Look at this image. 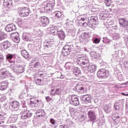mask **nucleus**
Wrapping results in <instances>:
<instances>
[{"label": "nucleus", "mask_w": 128, "mask_h": 128, "mask_svg": "<svg viewBox=\"0 0 128 128\" xmlns=\"http://www.w3.org/2000/svg\"><path fill=\"white\" fill-rule=\"evenodd\" d=\"M108 76H110V71L104 69H100L97 72V76L99 78H106Z\"/></svg>", "instance_id": "obj_1"}, {"label": "nucleus", "mask_w": 128, "mask_h": 128, "mask_svg": "<svg viewBox=\"0 0 128 128\" xmlns=\"http://www.w3.org/2000/svg\"><path fill=\"white\" fill-rule=\"evenodd\" d=\"M78 64H83L85 66L86 68H88L90 66V60L87 58H80L76 60Z\"/></svg>", "instance_id": "obj_2"}, {"label": "nucleus", "mask_w": 128, "mask_h": 128, "mask_svg": "<svg viewBox=\"0 0 128 128\" xmlns=\"http://www.w3.org/2000/svg\"><path fill=\"white\" fill-rule=\"evenodd\" d=\"M70 102L72 106H80V100H78V98L76 95H72L70 96Z\"/></svg>", "instance_id": "obj_3"}, {"label": "nucleus", "mask_w": 128, "mask_h": 128, "mask_svg": "<svg viewBox=\"0 0 128 128\" xmlns=\"http://www.w3.org/2000/svg\"><path fill=\"white\" fill-rule=\"evenodd\" d=\"M19 14L22 18H26L30 14V9L28 8H20Z\"/></svg>", "instance_id": "obj_4"}, {"label": "nucleus", "mask_w": 128, "mask_h": 128, "mask_svg": "<svg viewBox=\"0 0 128 128\" xmlns=\"http://www.w3.org/2000/svg\"><path fill=\"white\" fill-rule=\"evenodd\" d=\"M39 22L41 24V26L45 28L50 24V20L46 16H42L40 18Z\"/></svg>", "instance_id": "obj_5"}, {"label": "nucleus", "mask_w": 128, "mask_h": 128, "mask_svg": "<svg viewBox=\"0 0 128 128\" xmlns=\"http://www.w3.org/2000/svg\"><path fill=\"white\" fill-rule=\"evenodd\" d=\"M12 44L8 40H6L0 44V50H8Z\"/></svg>", "instance_id": "obj_6"}, {"label": "nucleus", "mask_w": 128, "mask_h": 128, "mask_svg": "<svg viewBox=\"0 0 128 128\" xmlns=\"http://www.w3.org/2000/svg\"><path fill=\"white\" fill-rule=\"evenodd\" d=\"M96 20H98V18L94 16H91L90 18L84 17L80 18V20H82V22H86V20H88V22H89V24H92V22L96 24Z\"/></svg>", "instance_id": "obj_7"}, {"label": "nucleus", "mask_w": 128, "mask_h": 128, "mask_svg": "<svg viewBox=\"0 0 128 128\" xmlns=\"http://www.w3.org/2000/svg\"><path fill=\"white\" fill-rule=\"evenodd\" d=\"M72 49H70V46L68 45H66L63 48L62 50V54L64 56H66L70 54Z\"/></svg>", "instance_id": "obj_8"}, {"label": "nucleus", "mask_w": 128, "mask_h": 128, "mask_svg": "<svg viewBox=\"0 0 128 128\" xmlns=\"http://www.w3.org/2000/svg\"><path fill=\"white\" fill-rule=\"evenodd\" d=\"M54 6V3L52 2V0L49 1L46 3V5L44 6V11L50 10Z\"/></svg>", "instance_id": "obj_9"}, {"label": "nucleus", "mask_w": 128, "mask_h": 128, "mask_svg": "<svg viewBox=\"0 0 128 128\" xmlns=\"http://www.w3.org/2000/svg\"><path fill=\"white\" fill-rule=\"evenodd\" d=\"M118 22L121 28H128V22L124 18H119Z\"/></svg>", "instance_id": "obj_10"}, {"label": "nucleus", "mask_w": 128, "mask_h": 128, "mask_svg": "<svg viewBox=\"0 0 128 128\" xmlns=\"http://www.w3.org/2000/svg\"><path fill=\"white\" fill-rule=\"evenodd\" d=\"M20 114H22L21 118L22 120H26V118H30L32 116V113L30 111L21 112Z\"/></svg>", "instance_id": "obj_11"}, {"label": "nucleus", "mask_w": 128, "mask_h": 128, "mask_svg": "<svg viewBox=\"0 0 128 128\" xmlns=\"http://www.w3.org/2000/svg\"><path fill=\"white\" fill-rule=\"evenodd\" d=\"M88 118L90 122H94L96 120V114L94 111L90 110L88 112Z\"/></svg>", "instance_id": "obj_12"}, {"label": "nucleus", "mask_w": 128, "mask_h": 128, "mask_svg": "<svg viewBox=\"0 0 128 128\" xmlns=\"http://www.w3.org/2000/svg\"><path fill=\"white\" fill-rule=\"evenodd\" d=\"M81 100H83L86 104H88L92 102V97L90 95H84L81 97Z\"/></svg>", "instance_id": "obj_13"}, {"label": "nucleus", "mask_w": 128, "mask_h": 128, "mask_svg": "<svg viewBox=\"0 0 128 128\" xmlns=\"http://www.w3.org/2000/svg\"><path fill=\"white\" fill-rule=\"evenodd\" d=\"M24 72V68L22 66H17L14 69V72H17L18 74H22Z\"/></svg>", "instance_id": "obj_14"}, {"label": "nucleus", "mask_w": 128, "mask_h": 128, "mask_svg": "<svg viewBox=\"0 0 128 128\" xmlns=\"http://www.w3.org/2000/svg\"><path fill=\"white\" fill-rule=\"evenodd\" d=\"M16 25L14 24H10L6 26L5 28L6 32H12L13 30H16Z\"/></svg>", "instance_id": "obj_15"}, {"label": "nucleus", "mask_w": 128, "mask_h": 128, "mask_svg": "<svg viewBox=\"0 0 128 128\" xmlns=\"http://www.w3.org/2000/svg\"><path fill=\"white\" fill-rule=\"evenodd\" d=\"M13 2L12 0H4L3 6L4 8H12Z\"/></svg>", "instance_id": "obj_16"}, {"label": "nucleus", "mask_w": 128, "mask_h": 128, "mask_svg": "<svg viewBox=\"0 0 128 128\" xmlns=\"http://www.w3.org/2000/svg\"><path fill=\"white\" fill-rule=\"evenodd\" d=\"M40 100H36L34 101L30 100V108H38L40 106Z\"/></svg>", "instance_id": "obj_17"}, {"label": "nucleus", "mask_w": 128, "mask_h": 128, "mask_svg": "<svg viewBox=\"0 0 128 128\" xmlns=\"http://www.w3.org/2000/svg\"><path fill=\"white\" fill-rule=\"evenodd\" d=\"M10 76V72L6 69H2L0 70V76L1 78H6Z\"/></svg>", "instance_id": "obj_18"}, {"label": "nucleus", "mask_w": 128, "mask_h": 128, "mask_svg": "<svg viewBox=\"0 0 128 128\" xmlns=\"http://www.w3.org/2000/svg\"><path fill=\"white\" fill-rule=\"evenodd\" d=\"M79 41L80 44H86L88 42V37L86 36V35L82 34L80 38Z\"/></svg>", "instance_id": "obj_19"}, {"label": "nucleus", "mask_w": 128, "mask_h": 128, "mask_svg": "<svg viewBox=\"0 0 128 128\" xmlns=\"http://www.w3.org/2000/svg\"><path fill=\"white\" fill-rule=\"evenodd\" d=\"M36 116L38 118H44L46 116V112L44 110H39L36 111Z\"/></svg>", "instance_id": "obj_20"}, {"label": "nucleus", "mask_w": 128, "mask_h": 128, "mask_svg": "<svg viewBox=\"0 0 128 128\" xmlns=\"http://www.w3.org/2000/svg\"><path fill=\"white\" fill-rule=\"evenodd\" d=\"M57 34L60 40H64L66 38V34L62 30L57 31Z\"/></svg>", "instance_id": "obj_21"}, {"label": "nucleus", "mask_w": 128, "mask_h": 128, "mask_svg": "<svg viewBox=\"0 0 128 128\" xmlns=\"http://www.w3.org/2000/svg\"><path fill=\"white\" fill-rule=\"evenodd\" d=\"M76 90L80 94H84V86L82 85H78Z\"/></svg>", "instance_id": "obj_22"}, {"label": "nucleus", "mask_w": 128, "mask_h": 128, "mask_svg": "<svg viewBox=\"0 0 128 128\" xmlns=\"http://www.w3.org/2000/svg\"><path fill=\"white\" fill-rule=\"evenodd\" d=\"M120 64L124 66L126 68H128V60H126V58H124L120 62Z\"/></svg>", "instance_id": "obj_23"}, {"label": "nucleus", "mask_w": 128, "mask_h": 128, "mask_svg": "<svg viewBox=\"0 0 128 128\" xmlns=\"http://www.w3.org/2000/svg\"><path fill=\"white\" fill-rule=\"evenodd\" d=\"M32 66H33V68H40V63L38 62V60L36 59H34L32 62Z\"/></svg>", "instance_id": "obj_24"}, {"label": "nucleus", "mask_w": 128, "mask_h": 128, "mask_svg": "<svg viewBox=\"0 0 128 128\" xmlns=\"http://www.w3.org/2000/svg\"><path fill=\"white\" fill-rule=\"evenodd\" d=\"M44 50H48V48H52V42L50 41H48L44 42Z\"/></svg>", "instance_id": "obj_25"}, {"label": "nucleus", "mask_w": 128, "mask_h": 128, "mask_svg": "<svg viewBox=\"0 0 128 128\" xmlns=\"http://www.w3.org/2000/svg\"><path fill=\"white\" fill-rule=\"evenodd\" d=\"M74 74L77 77L80 76H82V72L78 68H74Z\"/></svg>", "instance_id": "obj_26"}, {"label": "nucleus", "mask_w": 128, "mask_h": 128, "mask_svg": "<svg viewBox=\"0 0 128 128\" xmlns=\"http://www.w3.org/2000/svg\"><path fill=\"white\" fill-rule=\"evenodd\" d=\"M20 106V103L17 101H14L12 104V108L18 110V106Z\"/></svg>", "instance_id": "obj_27"}, {"label": "nucleus", "mask_w": 128, "mask_h": 128, "mask_svg": "<svg viewBox=\"0 0 128 128\" xmlns=\"http://www.w3.org/2000/svg\"><path fill=\"white\" fill-rule=\"evenodd\" d=\"M8 86V83L6 82H2L0 84V90H6V87Z\"/></svg>", "instance_id": "obj_28"}, {"label": "nucleus", "mask_w": 128, "mask_h": 128, "mask_svg": "<svg viewBox=\"0 0 128 128\" xmlns=\"http://www.w3.org/2000/svg\"><path fill=\"white\" fill-rule=\"evenodd\" d=\"M21 54L23 58H28V56H30V55H28V52H26V50H21Z\"/></svg>", "instance_id": "obj_29"}, {"label": "nucleus", "mask_w": 128, "mask_h": 128, "mask_svg": "<svg viewBox=\"0 0 128 128\" xmlns=\"http://www.w3.org/2000/svg\"><path fill=\"white\" fill-rule=\"evenodd\" d=\"M17 120H18V116H15L14 115H12L9 118V121L10 122H16Z\"/></svg>", "instance_id": "obj_30"}, {"label": "nucleus", "mask_w": 128, "mask_h": 128, "mask_svg": "<svg viewBox=\"0 0 128 128\" xmlns=\"http://www.w3.org/2000/svg\"><path fill=\"white\" fill-rule=\"evenodd\" d=\"M30 34L28 33H24L22 35V38L24 40L28 42V40H30Z\"/></svg>", "instance_id": "obj_31"}, {"label": "nucleus", "mask_w": 128, "mask_h": 128, "mask_svg": "<svg viewBox=\"0 0 128 128\" xmlns=\"http://www.w3.org/2000/svg\"><path fill=\"white\" fill-rule=\"evenodd\" d=\"M74 66V64L72 62H67L65 64V68L66 70H70V68H72Z\"/></svg>", "instance_id": "obj_32"}, {"label": "nucleus", "mask_w": 128, "mask_h": 128, "mask_svg": "<svg viewBox=\"0 0 128 128\" xmlns=\"http://www.w3.org/2000/svg\"><path fill=\"white\" fill-rule=\"evenodd\" d=\"M19 126L21 128H26V122L25 121L19 122Z\"/></svg>", "instance_id": "obj_33"}, {"label": "nucleus", "mask_w": 128, "mask_h": 128, "mask_svg": "<svg viewBox=\"0 0 128 128\" xmlns=\"http://www.w3.org/2000/svg\"><path fill=\"white\" fill-rule=\"evenodd\" d=\"M54 14L56 18H62V12L60 11L55 12Z\"/></svg>", "instance_id": "obj_34"}, {"label": "nucleus", "mask_w": 128, "mask_h": 128, "mask_svg": "<svg viewBox=\"0 0 128 128\" xmlns=\"http://www.w3.org/2000/svg\"><path fill=\"white\" fill-rule=\"evenodd\" d=\"M58 27L56 26H54V28H50V30L52 34H55L56 32H58Z\"/></svg>", "instance_id": "obj_35"}, {"label": "nucleus", "mask_w": 128, "mask_h": 128, "mask_svg": "<svg viewBox=\"0 0 128 128\" xmlns=\"http://www.w3.org/2000/svg\"><path fill=\"white\" fill-rule=\"evenodd\" d=\"M15 56H16V54H8L6 56V60H12Z\"/></svg>", "instance_id": "obj_36"}, {"label": "nucleus", "mask_w": 128, "mask_h": 128, "mask_svg": "<svg viewBox=\"0 0 128 128\" xmlns=\"http://www.w3.org/2000/svg\"><path fill=\"white\" fill-rule=\"evenodd\" d=\"M35 82L37 86H42V81L40 78L36 79L35 80Z\"/></svg>", "instance_id": "obj_37"}, {"label": "nucleus", "mask_w": 128, "mask_h": 128, "mask_svg": "<svg viewBox=\"0 0 128 128\" xmlns=\"http://www.w3.org/2000/svg\"><path fill=\"white\" fill-rule=\"evenodd\" d=\"M120 116H118V113L114 114L112 115V120H118L120 118Z\"/></svg>", "instance_id": "obj_38"}, {"label": "nucleus", "mask_w": 128, "mask_h": 128, "mask_svg": "<svg viewBox=\"0 0 128 128\" xmlns=\"http://www.w3.org/2000/svg\"><path fill=\"white\" fill-rule=\"evenodd\" d=\"M96 70V66L95 65H92L90 68V72H94Z\"/></svg>", "instance_id": "obj_39"}, {"label": "nucleus", "mask_w": 128, "mask_h": 128, "mask_svg": "<svg viewBox=\"0 0 128 128\" xmlns=\"http://www.w3.org/2000/svg\"><path fill=\"white\" fill-rule=\"evenodd\" d=\"M14 114H13L12 116H18V114H20V110L18 109H16V110H14Z\"/></svg>", "instance_id": "obj_40"}, {"label": "nucleus", "mask_w": 128, "mask_h": 128, "mask_svg": "<svg viewBox=\"0 0 128 128\" xmlns=\"http://www.w3.org/2000/svg\"><path fill=\"white\" fill-rule=\"evenodd\" d=\"M12 40L14 42H16V44H18V42H20V37L19 36H16V37H14L12 38Z\"/></svg>", "instance_id": "obj_41"}, {"label": "nucleus", "mask_w": 128, "mask_h": 128, "mask_svg": "<svg viewBox=\"0 0 128 128\" xmlns=\"http://www.w3.org/2000/svg\"><path fill=\"white\" fill-rule=\"evenodd\" d=\"M100 38H95L93 40V42L96 44H100Z\"/></svg>", "instance_id": "obj_42"}, {"label": "nucleus", "mask_w": 128, "mask_h": 128, "mask_svg": "<svg viewBox=\"0 0 128 128\" xmlns=\"http://www.w3.org/2000/svg\"><path fill=\"white\" fill-rule=\"evenodd\" d=\"M120 34L118 33H115L112 36V38H114V40H118V38H120Z\"/></svg>", "instance_id": "obj_43"}, {"label": "nucleus", "mask_w": 128, "mask_h": 128, "mask_svg": "<svg viewBox=\"0 0 128 128\" xmlns=\"http://www.w3.org/2000/svg\"><path fill=\"white\" fill-rule=\"evenodd\" d=\"M104 2L106 6H110V4H112V0H104Z\"/></svg>", "instance_id": "obj_44"}, {"label": "nucleus", "mask_w": 128, "mask_h": 128, "mask_svg": "<svg viewBox=\"0 0 128 128\" xmlns=\"http://www.w3.org/2000/svg\"><path fill=\"white\" fill-rule=\"evenodd\" d=\"M29 112L28 110V107L26 105L22 106V112Z\"/></svg>", "instance_id": "obj_45"}, {"label": "nucleus", "mask_w": 128, "mask_h": 128, "mask_svg": "<svg viewBox=\"0 0 128 128\" xmlns=\"http://www.w3.org/2000/svg\"><path fill=\"white\" fill-rule=\"evenodd\" d=\"M80 119L82 120H84L86 118V116H84V114H81L79 116Z\"/></svg>", "instance_id": "obj_46"}, {"label": "nucleus", "mask_w": 128, "mask_h": 128, "mask_svg": "<svg viewBox=\"0 0 128 128\" xmlns=\"http://www.w3.org/2000/svg\"><path fill=\"white\" fill-rule=\"evenodd\" d=\"M11 38H16V36H19L18 33V32H14L11 34Z\"/></svg>", "instance_id": "obj_47"}, {"label": "nucleus", "mask_w": 128, "mask_h": 128, "mask_svg": "<svg viewBox=\"0 0 128 128\" xmlns=\"http://www.w3.org/2000/svg\"><path fill=\"white\" fill-rule=\"evenodd\" d=\"M69 110L70 112V114H75L76 112V108L70 107L69 108Z\"/></svg>", "instance_id": "obj_48"}, {"label": "nucleus", "mask_w": 128, "mask_h": 128, "mask_svg": "<svg viewBox=\"0 0 128 128\" xmlns=\"http://www.w3.org/2000/svg\"><path fill=\"white\" fill-rule=\"evenodd\" d=\"M60 92H62V90L60 88L56 89L55 91V96H58L60 94Z\"/></svg>", "instance_id": "obj_49"}, {"label": "nucleus", "mask_w": 128, "mask_h": 128, "mask_svg": "<svg viewBox=\"0 0 128 128\" xmlns=\"http://www.w3.org/2000/svg\"><path fill=\"white\" fill-rule=\"evenodd\" d=\"M89 26L92 28H96V23H90L89 24Z\"/></svg>", "instance_id": "obj_50"}, {"label": "nucleus", "mask_w": 128, "mask_h": 128, "mask_svg": "<svg viewBox=\"0 0 128 128\" xmlns=\"http://www.w3.org/2000/svg\"><path fill=\"white\" fill-rule=\"evenodd\" d=\"M113 124L114 126H118V124H120V120L118 119L114 120V121L113 122Z\"/></svg>", "instance_id": "obj_51"}, {"label": "nucleus", "mask_w": 128, "mask_h": 128, "mask_svg": "<svg viewBox=\"0 0 128 128\" xmlns=\"http://www.w3.org/2000/svg\"><path fill=\"white\" fill-rule=\"evenodd\" d=\"M26 96V94H20L19 98H18V100H24V98Z\"/></svg>", "instance_id": "obj_52"}, {"label": "nucleus", "mask_w": 128, "mask_h": 128, "mask_svg": "<svg viewBox=\"0 0 128 128\" xmlns=\"http://www.w3.org/2000/svg\"><path fill=\"white\" fill-rule=\"evenodd\" d=\"M6 38V35L2 33L0 34V40H2Z\"/></svg>", "instance_id": "obj_53"}, {"label": "nucleus", "mask_w": 128, "mask_h": 128, "mask_svg": "<svg viewBox=\"0 0 128 128\" xmlns=\"http://www.w3.org/2000/svg\"><path fill=\"white\" fill-rule=\"evenodd\" d=\"M104 110L105 112H106L108 114V106L106 105L104 107Z\"/></svg>", "instance_id": "obj_54"}, {"label": "nucleus", "mask_w": 128, "mask_h": 128, "mask_svg": "<svg viewBox=\"0 0 128 128\" xmlns=\"http://www.w3.org/2000/svg\"><path fill=\"white\" fill-rule=\"evenodd\" d=\"M83 22H84L82 23L83 26H88V24H90V22H88V20L83 21Z\"/></svg>", "instance_id": "obj_55"}, {"label": "nucleus", "mask_w": 128, "mask_h": 128, "mask_svg": "<svg viewBox=\"0 0 128 128\" xmlns=\"http://www.w3.org/2000/svg\"><path fill=\"white\" fill-rule=\"evenodd\" d=\"M113 56L114 58H118L120 56L118 52H115L113 54Z\"/></svg>", "instance_id": "obj_56"}, {"label": "nucleus", "mask_w": 128, "mask_h": 128, "mask_svg": "<svg viewBox=\"0 0 128 128\" xmlns=\"http://www.w3.org/2000/svg\"><path fill=\"white\" fill-rule=\"evenodd\" d=\"M100 20H106V17L105 14H101L100 15Z\"/></svg>", "instance_id": "obj_57"}, {"label": "nucleus", "mask_w": 128, "mask_h": 128, "mask_svg": "<svg viewBox=\"0 0 128 128\" xmlns=\"http://www.w3.org/2000/svg\"><path fill=\"white\" fill-rule=\"evenodd\" d=\"M4 122V118L1 116L0 118V124H2Z\"/></svg>", "instance_id": "obj_58"}, {"label": "nucleus", "mask_w": 128, "mask_h": 128, "mask_svg": "<svg viewBox=\"0 0 128 128\" xmlns=\"http://www.w3.org/2000/svg\"><path fill=\"white\" fill-rule=\"evenodd\" d=\"M50 94L51 96H56V92H54V90L52 89V90H51V92H50Z\"/></svg>", "instance_id": "obj_59"}, {"label": "nucleus", "mask_w": 128, "mask_h": 128, "mask_svg": "<svg viewBox=\"0 0 128 128\" xmlns=\"http://www.w3.org/2000/svg\"><path fill=\"white\" fill-rule=\"evenodd\" d=\"M94 58H96V60H98V58H100V56H99L98 54L95 53L94 54Z\"/></svg>", "instance_id": "obj_60"}, {"label": "nucleus", "mask_w": 128, "mask_h": 128, "mask_svg": "<svg viewBox=\"0 0 128 128\" xmlns=\"http://www.w3.org/2000/svg\"><path fill=\"white\" fill-rule=\"evenodd\" d=\"M20 102H22V106H26V100L24 99H22L20 100Z\"/></svg>", "instance_id": "obj_61"}, {"label": "nucleus", "mask_w": 128, "mask_h": 128, "mask_svg": "<svg viewBox=\"0 0 128 128\" xmlns=\"http://www.w3.org/2000/svg\"><path fill=\"white\" fill-rule=\"evenodd\" d=\"M114 108L116 110H118V108H120V106H118V105L117 104H114Z\"/></svg>", "instance_id": "obj_62"}, {"label": "nucleus", "mask_w": 128, "mask_h": 128, "mask_svg": "<svg viewBox=\"0 0 128 128\" xmlns=\"http://www.w3.org/2000/svg\"><path fill=\"white\" fill-rule=\"evenodd\" d=\"M46 100L49 102H50L52 100V98H50V96H47L46 98Z\"/></svg>", "instance_id": "obj_63"}, {"label": "nucleus", "mask_w": 128, "mask_h": 128, "mask_svg": "<svg viewBox=\"0 0 128 128\" xmlns=\"http://www.w3.org/2000/svg\"><path fill=\"white\" fill-rule=\"evenodd\" d=\"M1 100H2V101L6 100V96H2L1 97Z\"/></svg>", "instance_id": "obj_64"}]
</instances>
